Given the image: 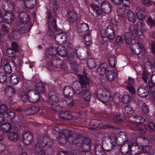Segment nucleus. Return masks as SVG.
Returning <instances> with one entry per match:
<instances>
[{
	"label": "nucleus",
	"instance_id": "1",
	"mask_svg": "<svg viewBox=\"0 0 155 155\" xmlns=\"http://www.w3.org/2000/svg\"><path fill=\"white\" fill-rule=\"evenodd\" d=\"M78 77L79 81L74 83L73 87L68 86H65L64 89L63 93L67 97H72L75 94H80L82 90L81 86L85 87L89 85V80L86 76L78 74Z\"/></svg>",
	"mask_w": 155,
	"mask_h": 155
},
{
	"label": "nucleus",
	"instance_id": "2",
	"mask_svg": "<svg viewBox=\"0 0 155 155\" xmlns=\"http://www.w3.org/2000/svg\"><path fill=\"white\" fill-rule=\"evenodd\" d=\"M44 86L41 83L36 84L35 88L28 91L23 92L21 94V97L23 101H29L35 103L40 99V94L45 91Z\"/></svg>",
	"mask_w": 155,
	"mask_h": 155
},
{
	"label": "nucleus",
	"instance_id": "3",
	"mask_svg": "<svg viewBox=\"0 0 155 155\" xmlns=\"http://www.w3.org/2000/svg\"><path fill=\"white\" fill-rule=\"evenodd\" d=\"M53 141L49 137H44L42 141L38 140L36 143L35 149L34 153L35 155H45L42 147L44 146L47 148H49L53 145Z\"/></svg>",
	"mask_w": 155,
	"mask_h": 155
},
{
	"label": "nucleus",
	"instance_id": "4",
	"mask_svg": "<svg viewBox=\"0 0 155 155\" xmlns=\"http://www.w3.org/2000/svg\"><path fill=\"white\" fill-rule=\"evenodd\" d=\"M97 98L105 103L112 100V93L108 90L104 88L98 89L96 91Z\"/></svg>",
	"mask_w": 155,
	"mask_h": 155
},
{
	"label": "nucleus",
	"instance_id": "5",
	"mask_svg": "<svg viewBox=\"0 0 155 155\" xmlns=\"http://www.w3.org/2000/svg\"><path fill=\"white\" fill-rule=\"evenodd\" d=\"M91 6L97 14L98 15L101 14L102 12L106 14H108L111 11L112 8L110 4L107 1H105L102 3L101 5L102 10L100 9L98 5L94 3L91 4Z\"/></svg>",
	"mask_w": 155,
	"mask_h": 155
},
{
	"label": "nucleus",
	"instance_id": "6",
	"mask_svg": "<svg viewBox=\"0 0 155 155\" xmlns=\"http://www.w3.org/2000/svg\"><path fill=\"white\" fill-rule=\"evenodd\" d=\"M131 34L133 35H132L134 36V37L137 38L139 41L143 40L144 38L143 34L141 31L134 29L132 31L131 34L126 33L125 35L124 38L125 42L127 44L131 45L132 44L133 38Z\"/></svg>",
	"mask_w": 155,
	"mask_h": 155
},
{
	"label": "nucleus",
	"instance_id": "7",
	"mask_svg": "<svg viewBox=\"0 0 155 155\" xmlns=\"http://www.w3.org/2000/svg\"><path fill=\"white\" fill-rule=\"evenodd\" d=\"M101 33L102 38L106 37L110 40L114 39L116 36L113 28L110 25H108L105 29H102Z\"/></svg>",
	"mask_w": 155,
	"mask_h": 155
},
{
	"label": "nucleus",
	"instance_id": "8",
	"mask_svg": "<svg viewBox=\"0 0 155 155\" xmlns=\"http://www.w3.org/2000/svg\"><path fill=\"white\" fill-rule=\"evenodd\" d=\"M58 101L59 97L56 94H53L49 97V102L52 109L57 111L61 110V108L59 109L60 107L58 106Z\"/></svg>",
	"mask_w": 155,
	"mask_h": 155
},
{
	"label": "nucleus",
	"instance_id": "9",
	"mask_svg": "<svg viewBox=\"0 0 155 155\" xmlns=\"http://www.w3.org/2000/svg\"><path fill=\"white\" fill-rule=\"evenodd\" d=\"M55 130L57 131V133H59L58 136V140L61 144L66 143L67 141V137L70 135L69 131L68 130H64L61 132H59V129L56 127Z\"/></svg>",
	"mask_w": 155,
	"mask_h": 155
},
{
	"label": "nucleus",
	"instance_id": "10",
	"mask_svg": "<svg viewBox=\"0 0 155 155\" xmlns=\"http://www.w3.org/2000/svg\"><path fill=\"white\" fill-rule=\"evenodd\" d=\"M107 143V145L109 147V149L106 150L110 151L112 150L116 145L112 142V140L110 137L108 136H106L103 138L102 143L104 144Z\"/></svg>",
	"mask_w": 155,
	"mask_h": 155
},
{
	"label": "nucleus",
	"instance_id": "11",
	"mask_svg": "<svg viewBox=\"0 0 155 155\" xmlns=\"http://www.w3.org/2000/svg\"><path fill=\"white\" fill-rule=\"evenodd\" d=\"M1 67L7 74H9L12 71V68L10 64L5 59L1 61Z\"/></svg>",
	"mask_w": 155,
	"mask_h": 155
},
{
	"label": "nucleus",
	"instance_id": "12",
	"mask_svg": "<svg viewBox=\"0 0 155 155\" xmlns=\"http://www.w3.org/2000/svg\"><path fill=\"white\" fill-rule=\"evenodd\" d=\"M23 143L26 145H30L32 142L33 135L30 133H26L22 135Z\"/></svg>",
	"mask_w": 155,
	"mask_h": 155
},
{
	"label": "nucleus",
	"instance_id": "13",
	"mask_svg": "<svg viewBox=\"0 0 155 155\" xmlns=\"http://www.w3.org/2000/svg\"><path fill=\"white\" fill-rule=\"evenodd\" d=\"M89 30L88 25L86 23H83L79 24L78 26V33L85 34H88Z\"/></svg>",
	"mask_w": 155,
	"mask_h": 155
},
{
	"label": "nucleus",
	"instance_id": "14",
	"mask_svg": "<svg viewBox=\"0 0 155 155\" xmlns=\"http://www.w3.org/2000/svg\"><path fill=\"white\" fill-rule=\"evenodd\" d=\"M131 50L135 54L138 55L143 51V45L140 43H135L132 46Z\"/></svg>",
	"mask_w": 155,
	"mask_h": 155
},
{
	"label": "nucleus",
	"instance_id": "15",
	"mask_svg": "<svg viewBox=\"0 0 155 155\" xmlns=\"http://www.w3.org/2000/svg\"><path fill=\"white\" fill-rule=\"evenodd\" d=\"M69 133L70 134V135H68V136L67 137V142L71 143H73L75 144H77L79 143L80 141H81V143H82V138H81V135L77 136L74 140L73 138L71 136L72 134L69 132Z\"/></svg>",
	"mask_w": 155,
	"mask_h": 155
},
{
	"label": "nucleus",
	"instance_id": "16",
	"mask_svg": "<svg viewBox=\"0 0 155 155\" xmlns=\"http://www.w3.org/2000/svg\"><path fill=\"white\" fill-rule=\"evenodd\" d=\"M67 17L68 21L70 22L74 23L77 18V15L76 12L74 10H69L67 14Z\"/></svg>",
	"mask_w": 155,
	"mask_h": 155
},
{
	"label": "nucleus",
	"instance_id": "17",
	"mask_svg": "<svg viewBox=\"0 0 155 155\" xmlns=\"http://www.w3.org/2000/svg\"><path fill=\"white\" fill-rule=\"evenodd\" d=\"M19 19L21 23L25 24L29 21L30 17L26 12H22L19 14Z\"/></svg>",
	"mask_w": 155,
	"mask_h": 155
},
{
	"label": "nucleus",
	"instance_id": "18",
	"mask_svg": "<svg viewBox=\"0 0 155 155\" xmlns=\"http://www.w3.org/2000/svg\"><path fill=\"white\" fill-rule=\"evenodd\" d=\"M67 35L64 33H59L56 34L54 37L56 41L59 43H63L66 41Z\"/></svg>",
	"mask_w": 155,
	"mask_h": 155
},
{
	"label": "nucleus",
	"instance_id": "19",
	"mask_svg": "<svg viewBox=\"0 0 155 155\" xmlns=\"http://www.w3.org/2000/svg\"><path fill=\"white\" fill-rule=\"evenodd\" d=\"M137 92L139 96L142 97H146L148 94L147 88L143 86L139 87L137 89Z\"/></svg>",
	"mask_w": 155,
	"mask_h": 155
},
{
	"label": "nucleus",
	"instance_id": "20",
	"mask_svg": "<svg viewBox=\"0 0 155 155\" xmlns=\"http://www.w3.org/2000/svg\"><path fill=\"white\" fill-rule=\"evenodd\" d=\"M136 145L138 146L137 143H133L130 140H127L124 141V144L122 147V148L124 149L126 148V150L125 153H127L131 150V147L133 146H136Z\"/></svg>",
	"mask_w": 155,
	"mask_h": 155
},
{
	"label": "nucleus",
	"instance_id": "21",
	"mask_svg": "<svg viewBox=\"0 0 155 155\" xmlns=\"http://www.w3.org/2000/svg\"><path fill=\"white\" fill-rule=\"evenodd\" d=\"M57 54L60 56L64 57L67 54V50L65 47L61 45H59L56 48Z\"/></svg>",
	"mask_w": 155,
	"mask_h": 155
},
{
	"label": "nucleus",
	"instance_id": "22",
	"mask_svg": "<svg viewBox=\"0 0 155 155\" xmlns=\"http://www.w3.org/2000/svg\"><path fill=\"white\" fill-rule=\"evenodd\" d=\"M12 127L9 123H6L0 125V130L4 133L9 131L12 129Z\"/></svg>",
	"mask_w": 155,
	"mask_h": 155
},
{
	"label": "nucleus",
	"instance_id": "23",
	"mask_svg": "<svg viewBox=\"0 0 155 155\" xmlns=\"http://www.w3.org/2000/svg\"><path fill=\"white\" fill-rule=\"evenodd\" d=\"M122 111L124 115L128 116L133 112V110L130 105H126L123 107L122 109Z\"/></svg>",
	"mask_w": 155,
	"mask_h": 155
},
{
	"label": "nucleus",
	"instance_id": "24",
	"mask_svg": "<svg viewBox=\"0 0 155 155\" xmlns=\"http://www.w3.org/2000/svg\"><path fill=\"white\" fill-rule=\"evenodd\" d=\"M117 76V73L112 70L108 71L106 74V78L109 81H113L115 78Z\"/></svg>",
	"mask_w": 155,
	"mask_h": 155
},
{
	"label": "nucleus",
	"instance_id": "25",
	"mask_svg": "<svg viewBox=\"0 0 155 155\" xmlns=\"http://www.w3.org/2000/svg\"><path fill=\"white\" fill-rule=\"evenodd\" d=\"M3 19L5 22L8 24L12 22L14 19V16L12 13L7 12L4 15Z\"/></svg>",
	"mask_w": 155,
	"mask_h": 155
},
{
	"label": "nucleus",
	"instance_id": "26",
	"mask_svg": "<svg viewBox=\"0 0 155 155\" xmlns=\"http://www.w3.org/2000/svg\"><path fill=\"white\" fill-rule=\"evenodd\" d=\"M25 6L29 8H32L36 5V0H24Z\"/></svg>",
	"mask_w": 155,
	"mask_h": 155
},
{
	"label": "nucleus",
	"instance_id": "27",
	"mask_svg": "<svg viewBox=\"0 0 155 155\" xmlns=\"http://www.w3.org/2000/svg\"><path fill=\"white\" fill-rule=\"evenodd\" d=\"M135 12L139 19L143 20L145 18L146 13L144 11L141 9L140 7H138L136 8Z\"/></svg>",
	"mask_w": 155,
	"mask_h": 155
},
{
	"label": "nucleus",
	"instance_id": "28",
	"mask_svg": "<svg viewBox=\"0 0 155 155\" xmlns=\"http://www.w3.org/2000/svg\"><path fill=\"white\" fill-rule=\"evenodd\" d=\"M117 15L120 16L123 18H125L127 16V14L125 8L123 7L119 6L117 10Z\"/></svg>",
	"mask_w": 155,
	"mask_h": 155
},
{
	"label": "nucleus",
	"instance_id": "29",
	"mask_svg": "<svg viewBox=\"0 0 155 155\" xmlns=\"http://www.w3.org/2000/svg\"><path fill=\"white\" fill-rule=\"evenodd\" d=\"M20 78L18 75L15 74H12L10 77V82L13 85L17 84L19 82Z\"/></svg>",
	"mask_w": 155,
	"mask_h": 155
},
{
	"label": "nucleus",
	"instance_id": "30",
	"mask_svg": "<svg viewBox=\"0 0 155 155\" xmlns=\"http://www.w3.org/2000/svg\"><path fill=\"white\" fill-rule=\"evenodd\" d=\"M8 139L13 142L17 141L18 138V134L15 132H12L9 133L8 135Z\"/></svg>",
	"mask_w": 155,
	"mask_h": 155
},
{
	"label": "nucleus",
	"instance_id": "31",
	"mask_svg": "<svg viewBox=\"0 0 155 155\" xmlns=\"http://www.w3.org/2000/svg\"><path fill=\"white\" fill-rule=\"evenodd\" d=\"M106 66V64L105 63H102L100 65L97 70V72L99 75H102L105 74Z\"/></svg>",
	"mask_w": 155,
	"mask_h": 155
},
{
	"label": "nucleus",
	"instance_id": "32",
	"mask_svg": "<svg viewBox=\"0 0 155 155\" xmlns=\"http://www.w3.org/2000/svg\"><path fill=\"white\" fill-rule=\"evenodd\" d=\"M127 13L128 20L133 23H134L137 19V17L135 13L130 10H128Z\"/></svg>",
	"mask_w": 155,
	"mask_h": 155
},
{
	"label": "nucleus",
	"instance_id": "33",
	"mask_svg": "<svg viewBox=\"0 0 155 155\" xmlns=\"http://www.w3.org/2000/svg\"><path fill=\"white\" fill-rule=\"evenodd\" d=\"M39 110L38 107L36 106H33L25 110L26 113L28 114H34L38 112Z\"/></svg>",
	"mask_w": 155,
	"mask_h": 155
},
{
	"label": "nucleus",
	"instance_id": "34",
	"mask_svg": "<svg viewBox=\"0 0 155 155\" xmlns=\"http://www.w3.org/2000/svg\"><path fill=\"white\" fill-rule=\"evenodd\" d=\"M12 62L14 65L16 67H19L22 63L21 59L18 56H16L12 59Z\"/></svg>",
	"mask_w": 155,
	"mask_h": 155
},
{
	"label": "nucleus",
	"instance_id": "35",
	"mask_svg": "<svg viewBox=\"0 0 155 155\" xmlns=\"http://www.w3.org/2000/svg\"><path fill=\"white\" fill-rule=\"evenodd\" d=\"M60 117L65 119L70 120L72 118V117L70 113L68 112H63L59 114Z\"/></svg>",
	"mask_w": 155,
	"mask_h": 155
},
{
	"label": "nucleus",
	"instance_id": "36",
	"mask_svg": "<svg viewBox=\"0 0 155 155\" xmlns=\"http://www.w3.org/2000/svg\"><path fill=\"white\" fill-rule=\"evenodd\" d=\"M134 130H138L140 134H145L146 131V128L145 126L143 124H139L137 126V128H135Z\"/></svg>",
	"mask_w": 155,
	"mask_h": 155
},
{
	"label": "nucleus",
	"instance_id": "37",
	"mask_svg": "<svg viewBox=\"0 0 155 155\" xmlns=\"http://www.w3.org/2000/svg\"><path fill=\"white\" fill-rule=\"evenodd\" d=\"M4 3L5 4V9L9 11H12L13 10L14 4L13 2H5Z\"/></svg>",
	"mask_w": 155,
	"mask_h": 155
},
{
	"label": "nucleus",
	"instance_id": "38",
	"mask_svg": "<svg viewBox=\"0 0 155 155\" xmlns=\"http://www.w3.org/2000/svg\"><path fill=\"white\" fill-rule=\"evenodd\" d=\"M56 21L55 19H53L52 22V24H50L49 23L48 24V30L49 32H53V29L54 30H56Z\"/></svg>",
	"mask_w": 155,
	"mask_h": 155
},
{
	"label": "nucleus",
	"instance_id": "39",
	"mask_svg": "<svg viewBox=\"0 0 155 155\" xmlns=\"http://www.w3.org/2000/svg\"><path fill=\"white\" fill-rule=\"evenodd\" d=\"M12 36L15 39L18 40L21 37V34L18 31V30L15 26L13 30Z\"/></svg>",
	"mask_w": 155,
	"mask_h": 155
},
{
	"label": "nucleus",
	"instance_id": "40",
	"mask_svg": "<svg viewBox=\"0 0 155 155\" xmlns=\"http://www.w3.org/2000/svg\"><path fill=\"white\" fill-rule=\"evenodd\" d=\"M91 93L88 90H85L83 92V99L86 101H89L91 97Z\"/></svg>",
	"mask_w": 155,
	"mask_h": 155
},
{
	"label": "nucleus",
	"instance_id": "41",
	"mask_svg": "<svg viewBox=\"0 0 155 155\" xmlns=\"http://www.w3.org/2000/svg\"><path fill=\"white\" fill-rule=\"evenodd\" d=\"M62 101L68 103V106L69 107H71L74 105V101L72 97H66L65 100L62 99Z\"/></svg>",
	"mask_w": 155,
	"mask_h": 155
},
{
	"label": "nucleus",
	"instance_id": "42",
	"mask_svg": "<svg viewBox=\"0 0 155 155\" xmlns=\"http://www.w3.org/2000/svg\"><path fill=\"white\" fill-rule=\"evenodd\" d=\"M73 53H75L77 57L80 59H81L80 57L81 56V51L82 50V48L81 47H78L75 48V49H71Z\"/></svg>",
	"mask_w": 155,
	"mask_h": 155
},
{
	"label": "nucleus",
	"instance_id": "43",
	"mask_svg": "<svg viewBox=\"0 0 155 155\" xmlns=\"http://www.w3.org/2000/svg\"><path fill=\"white\" fill-rule=\"evenodd\" d=\"M87 65L90 69H92L96 67V61L94 59H89L87 61Z\"/></svg>",
	"mask_w": 155,
	"mask_h": 155
},
{
	"label": "nucleus",
	"instance_id": "44",
	"mask_svg": "<svg viewBox=\"0 0 155 155\" xmlns=\"http://www.w3.org/2000/svg\"><path fill=\"white\" fill-rule=\"evenodd\" d=\"M142 113L144 116H147L148 114V107L145 103H143L142 105Z\"/></svg>",
	"mask_w": 155,
	"mask_h": 155
},
{
	"label": "nucleus",
	"instance_id": "45",
	"mask_svg": "<svg viewBox=\"0 0 155 155\" xmlns=\"http://www.w3.org/2000/svg\"><path fill=\"white\" fill-rule=\"evenodd\" d=\"M134 121L136 123V125L137 126L139 124H141L144 121V119L139 116H135L134 117Z\"/></svg>",
	"mask_w": 155,
	"mask_h": 155
},
{
	"label": "nucleus",
	"instance_id": "46",
	"mask_svg": "<svg viewBox=\"0 0 155 155\" xmlns=\"http://www.w3.org/2000/svg\"><path fill=\"white\" fill-rule=\"evenodd\" d=\"M140 139L143 141V147L141 148L143 150V151L144 152H147L146 148H147V145L149 144L148 140L147 139L144 138H141Z\"/></svg>",
	"mask_w": 155,
	"mask_h": 155
},
{
	"label": "nucleus",
	"instance_id": "47",
	"mask_svg": "<svg viewBox=\"0 0 155 155\" xmlns=\"http://www.w3.org/2000/svg\"><path fill=\"white\" fill-rule=\"evenodd\" d=\"M95 152L97 155H102L104 153V149L101 146H96L95 147Z\"/></svg>",
	"mask_w": 155,
	"mask_h": 155
},
{
	"label": "nucleus",
	"instance_id": "48",
	"mask_svg": "<svg viewBox=\"0 0 155 155\" xmlns=\"http://www.w3.org/2000/svg\"><path fill=\"white\" fill-rule=\"evenodd\" d=\"M115 43L118 45H120L124 42L123 38L120 36H117L115 40Z\"/></svg>",
	"mask_w": 155,
	"mask_h": 155
},
{
	"label": "nucleus",
	"instance_id": "49",
	"mask_svg": "<svg viewBox=\"0 0 155 155\" xmlns=\"http://www.w3.org/2000/svg\"><path fill=\"white\" fill-rule=\"evenodd\" d=\"M109 63L110 66L112 67H115L117 60L116 58L114 57H110L109 59Z\"/></svg>",
	"mask_w": 155,
	"mask_h": 155
},
{
	"label": "nucleus",
	"instance_id": "50",
	"mask_svg": "<svg viewBox=\"0 0 155 155\" xmlns=\"http://www.w3.org/2000/svg\"><path fill=\"white\" fill-rule=\"evenodd\" d=\"M62 62L61 61L59 60L58 61L56 60H54L52 62V65L57 68H60L61 67V64Z\"/></svg>",
	"mask_w": 155,
	"mask_h": 155
},
{
	"label": "nucleus",
	"instance_id": "51",
	"mask_svg": "<svg viewBox=\"0 0 155 155\" xmlns=\"http://www.w3.org/2000/svg\"><path fill=\"white\" fill-rule=\"evenodd\" d=\"M112 100H113L114 101L116 104H119L122 101V99L120 98L118 94H115L113 97H112Z\"/></svg>",
	"mask_w": 155,
	"mask_h": 155
},
{
	"label": "nucleus",
	"instance_id": "52",
	"mask_svg": "<svg viewBox=\"0 0 155 155\" xmlns=\"http://www.w3.org/2000/svg\"><path fill=\"white\" fill-rule=\"evenodd\" d=\"M15 51L12 49L8 48L6 51V54L8 56L10 57H12L15 55Z\"/></svg>",
	"mask_w": 155,
	"mask_h": 155
},
{
	"label": "nucleus",
	"instance_id": "53",
	"mask_svg": "<svg viewBox=\"0 0 155 155\" xmlns=\"http://www.w3.org/2000/svg\"><path fill=\"white\" fill-rule=\"evenodd\" d=\"M81 141H80L79 143L81 144V146L83 147L85 149V151H88L90 150V146L88 143V144L84 143V141L83 140L82 143H81Z\"/></svg>",
	"mask_w": 155,
	"mask_h": 155
},
{
	"label": "nucleus",
	"instance_id": "54",
	"mask_svg": "<svg viewBox=\"0 0 155 155\" xmlns=\"http://www.w3.org/2000/svg\"><path fill=\"white\" fill-rule=\"evenodd\" d=\"M8 91L7 93L8 94V96L11 97L13 96L15 93V91L14 88L11 86H9L8 87Z\"/></svg>",
	"mask_w": 155,
	"mask_h": 155
},
{
	"label": "nucleus",
	"instance_id": "55",
	"mask_svg": "<svg viewBox=\"0 0 155 155\" xmlns=\"http://www.w3.org/2000/svg\"><path fill=\"white\" fill-rule=\"evenodd\" d=\"M84 41H85L86 45H90L91 44V38L88 35H87V33L85 35L84 38Z\"/></svg>",
	"mask_w": 155,
	"mask_h": 155
},
{
	"label": "nucleus",
	"instance_id": "56",
	"mask_svg": "<svg viewBox=\"0 0 155 155\" xmlns=\"http://www.w3.org/2000/svg\"><path fill=\"white\" fill-rule=\"evenodd\" d=\"M8 116L11 119H13L15 116L14 111L11 110H8L7 112Z\"/></svg>",
	"mask_w": 155,
	"mask_h": 155
},
{
	"label": "nucleus",
	"instance_id": "57",
	"mask_svg": "<svg viewBox=\"0 0 155 155\" xmlns=\"http://www.w3.org/2000/svg\"><path fill=\"white\" fill-rule=\"evenodd\" d=\"M100 121L98 120L93 119L91 121V125L97 127L100 125Z\"/></svg>",
	"mask_w": 155,
	"mask_h": 155
},
{
	"label": "nucleus",
	"instance_id": "58",
	"mask_svg": "<svg viewBox=\"0 0 155 155\" xmlns=\"http://www.w3.org/2000/svg\"><path fill=\"white\" fill-rule=\"evenodd\" d=\"M8 110L6 105L5 104H2L0 106V113H3L6 111L7 112Z\"/></svg>",
	"mask_w": 155,
	"mask_h": 155
},
{
	"label": "nucleus",
	"instance_id": "59",
	"mask_svg": "<svg viewBox=\"0 0 155 155\" xmlns=\"http://www.w3.org/2000/svg\"><path fill=\"white\" fill-rule=\"evenodd\" d=\"M127 88L131 94H133L135 93L136 91L135 89L132 85H127Z\"/></svg>",
	"mask_w": 155,
	"mask_h": 155
},
{
	"label": "nucleus",
	"instance_id": "60",
	"mask_svg": "<svg viewBox=\"0 0 155 155\" xmlns=\"http://www.w3.org/2000/svg\"><path fill=\"white\" fill-rule=\"evenodd\" d=\"M122 101L124 103H127L129 102L130 100V97L129 95L125 94L124 95L122 99Z\"/></svg>",
	"mask_w": 155,
	"mask_h": 155
},
{
	"label": "nucleus",
	"instance_id": "61",
	"mask_svg": "<svg viewBox=\"0 0 155 155\" xmlns=\"http://www.w3.org/2000/svg\"><path fill=\"white\" fill-rule=\"evenodd\" d=\"M142 78L144 81L147 83V79L148 78V74L146 71H144L142 72Z\"/></svg>",
	"mask_w": 155,
	"mask_h": 155
},
{
	"label": "nucleus",
	"instance_id": "62",
	"mask_svg": "<svg viewBox=\"0 0 155 155\" xmlns=\"http://www.w3.org/2000/svg\"><path fill=\"white\" fill-rule=\"evenodd\" d=\"M7 79L6 75L3 72L0 73V82L3 83Z\"/></svg>",
	"mask_w": 155,
	"mask_h": 155
},
{
	"label": "nucleus",
	"instance_id": "63",
	"mask_svg": "<svg viewBox=\"0 0 155 155\" xmlns=\"http://www.w3.org/2000/svg\"><path fill=\"white\" fill-rule=\"evenodd\" d=\"M50 2L52 3H54V5L53 7V13L55 14L58 11L57 6L55 5V2L56 0H50Z\"/></svg>",
	"mask_w": 155,
	"mask_h": 155
},
{
	"label": "nucleus",
	"instance_id": "64",
	"mask_svg": "<svg viewBox=\"0 0 155 155\" xmlns=\"http://www.w3.org/2000/svg\"><path fill=\"white\" fill-rule=\"evenodd\" d=\"M2 30L4 33H7L9 32L10 30L9 27L4 25H2Z\"/></svg>",
	"mask_w": 155,
	"mask_h": 155
}]
</instances>
